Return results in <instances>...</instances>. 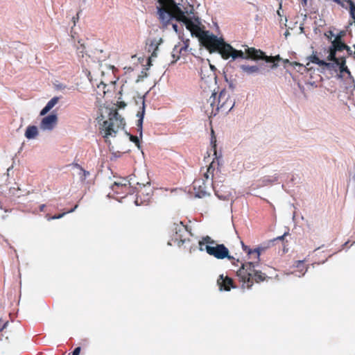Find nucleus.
I'll return each instance as SVG.
<instances>
[{
    "label": "nucleus",
    "instance_id": "obj_1",
    "mask_svg": "<svg viewBox=\"0 0 355 355\" xmlns=\"http://www.w3.org/2000/svg\"><path fill=\"white\" fill-rule=\"evenodd\" d=\"M242 248L248 256V261L242 263L241 267L237 270L236 275L243 288H250L254 282L259 283L266 278L265 273L256 270V266L260 261L261 248H257L253 250L241 242Z\"/></svg>",
    "mask_w": 355,
    "mask_h": 355
},
{
    "label": "nucleus",
    "instance_id": "obj_2",
    "mask_svg": "<svg viewBox=\"0 0 355 355\" xmlns=\"http://www.w3.org/2000/svg\"><path fill=\"white\" fill-rule=\"evenodd\" d=\"M125 125L124 119L118 113L116 110L109 113L108 119L101 124L99 132L105 141H109L110 137H115L117 132L123 130Z\"/></svg>",
    "mask_w": 355,
    "mask_h": 355
},
{
    "label": "nucleus",
    "instance_id": "obj_3",
    "mask_svg": "<svg viewBox=\"0 0 355 355\" xmlns=\"http://www.w3.org/2000/svg\"><path fill=\"white\" fill-rule=\"evenodd\" d=\"M193 8L191 7L190 10H182L179 6L173 12L171 20L175 19L178 21L184 23L186 28L191 32L192 35L199 38L204 31L200 27V21L198 17H194V21L191 18V15L193 14Z\"/></svg>",
    "mask_w": 355,
    "mask_h": 355
},
{
    "label": "nucleus",
    "instance_id": "obj_4",
    "mask_svg": "<svg viewBox=\"0 0 355 355\" xmlns=\"http://www.w3.org/2000/svg\"><path fill=\"white\" fill-rule=\"evenodd\" d=\"M207 102L212 107L211 113H214V114L220 111L223 113H227L234 106V101L225 89H223L220 92L217 101L216 93H212L211 96H210Z\"/></svg>",
    "mask_w": 355,
    "mask_h": 355
},
{
    "label": "nucleus",
    "instance_id": "obj_5",
    "mask_svg": "<svg viewBox=\"0 0 355 355\" xmlns=\"http://www.w3.org/2000/svg\"><path fill=\"white\" fill-rule=\"evenodd\" d=\"M172 241L178 246L184 245L189 241V236L191 233L189 231L188 227L184 225L182 222H175L171 226Z\"/></svg>",
    "mask_w": 355,
    "mask_h": 355
},
{
    "label": "nucleus",
    "instance_id": "obj_6",
    "mask_svg": "<svg viewBox=\"0 0 355 355\" xmlns=\"http://www.w3.org/2000/svg\"><path fill=\"white\" fill-rule=\"evenodd\" d=\"M160 7L158 8L159 19L166 26L171 21L173 12L178 7L174 0H158Z\"/></svg>",
    "mask_w": 355,
    "mask_h": 355
},
{
    "label": "nucleus",
    "instance_id": "obj_7",
    "mask_svg": "<svg viewBox=\"0 0 355 355\" xmlns=\"http://www.w3.org/2000/svg\"><path fill=\"white\" fill-rule=\"evenodd\" d=\"M137 187L135 204L137 205H146L153 196V188L150 182L146 184L137 183Z\"/></svg>",
    "mask_w": 355,
    "mask_h": 355
},
{
    "label": "nucleus",
    "instance_id": "obj_8",
    "mask_svg": "<svg viewBox=\"0 0 355 355\" xmlns=\"http://www.w3.org/2000/svg\"><path fill=\"white\" fill-rule=\"evenodd\" d=\"M245 59H252L254 60H263L266 62L273 63L272 67H276L277 64L275 62L280 60L279 55L268 56L260 49H257L253 47H248L245 49Z\"/></svg>",
    "mask_w": 355,
    "mask_h": 355
},
{
    "label": "nucleus",
    "instance_id": "obj_9",
    "mask_svg": "<svg viewBox=\"0 0 355 355\" xmlns=\"http://www.w3.org/2000/svg\"><path fill=\"white\" fill-rule=\"evenodd\" d=\"M202 44L209 51V52H216V49L221 45L223 40L222 38H218L217 36L210 34L209 31H204L199 37Z\"/></svg>",
    "mask_w": 355,
    "mask_h": 355
},
{
    "label": "nucleus",
    "instance_id": "obj_10",
    "mask_svg": "<svg viewBox=\"0 0 355 355\" xmlns=\"http://www.w3.org/2000/svg\"><path fill=\"white\" fill-rule=\"evenodd\" d=\"M205 250L207 254L218 259L227 258L231 260L233 259L232 257L229 255V250L223 244L206 245Z\"/></svg>",
    "mask_w": 355,
    "mask_h": 355
},
{
    "label": "nucleus",
    "instance_id": "obj_11",
    "mask_svg": "<svg viewBox=\"0 0 355 355\" xmlns=\"http://www.w3.org/2000/svg\"><path fill=\"white\" fill-rule=\"evenodd\" d=\"M58 123L56 114H50L44 116L40 123V128L43 130H52Z\"/></svg>",
    "mask_w": 355,
    "mask_h": 355
},
{
    "label": "nucleus",
    "instance_id": "obj_12",
    "mask_svg": "<svg viewBox=\"0 0 355 355\" xmlns=\"http://www.w3.org/2000/svg\"><path fill=\"white\" fill-rule=\"evenodd\" d=\"M217 284L220 290L230 291L231 288H236L233 279L228 276L220 275L217 280Z\"/></svg>",
    "mask_w": 355,
    "mask_h": 355
},
{
    "label": "nucleus",
    "instance_id": "obj_13",
    "mask_svg": "<svg viewBox=\"0 0 355 355\" xmlns=\"http://www.w3.org/2000/svg\"><path fill=\"white\" fill-rule=\"evenodd\" d=\"M232 50L233 47L223 40L221 45H219V47L216 49V52L219 53L223 59L227 60L231 58Z\"/></svg>",
    "mask_w": 355,
    "mask_h": 355
},
{
    "label": "nucleus",
    "instance_id": "obj_14",
    "mask_svg": "<svg viewBox=\"0 0 355 355\" xmlns=\"http://www.w3.org/2000/svg\"><path fill=\"white\" fill-rule=\"evenodd\" d=\"M188 48H189V40L184 42L183 44H180L178 45H175L173 50V52H172V56L173 58H175V53H178V54L180 55V57L182 55H184L188 51Z\"/></svg>",
    "mask_w": 355,
    "mask_h": 355
},
{
    "label": "nucleus",
    "instance_id": "obj_15",
    "mask_svg": "<svg viewBox=\"0 0 355 355\" xmlns=\"http://www.w3.org/2000/svg\"><path fill=\"white\" fill-rule=\"evenodd\" d=\"M59 98L55 96L52 98L46 105V106L41 110L40 115H46L58 103Z\"/></svg>",
    "mask_w": 355,
    "mask_h": 355
},
{
    "label": "nucleus",
    "instance_id": "obj_16",
    "mask_svg": "<svg viewBox=\"0 0 355 355\" xmlns=\"http://www.w3.org/2000/svg\"><path fill=\"white\" fill-rule=\"evenodd\" d=\"M197 187H198L200 189V191L197 193V196H198L199 198L204 196L207 193V187L205 184V182L202 180L201 181L200 180H195L193 182L194 189H196Z\"/></svg>",
    "mask_w": 355,
    "mask_h": 355
},
{
    "label": "nucleus",
    "instance_id": "obj_17",
    "mask_svg": "<svg viewBox=\"0 0 355 355\" xmlns=\"http://www.w3.org/2000/svg\"><path fill=\"white\" fill-rule=\"evenodd\" d=\"M144 113H145V104H144V101H143V106L141 108V111H139L137 114V116L139 117V119L137 123V132H139L140 137L142 136V125H143Z\"/></svg>",
    "mask_w": 355,
    "mask_h": 355
},
{
    "label": "nucleus",
    "instance_id": "obj_18",
    "mask_svg": "<svg viewBox=\"0 0 355 355\" xmlns=\"http://www.w3.org/2000/svg\"><path fill=\"white\" fill-rule=\"evenodd\" d=\"M116 186L113 184L112 185V189L116 193L119 195H123L122 197L126 196L128 194H131L132 192V189L130 186H126V188H123V187H119L116 189Z\"/></svg>",
    "mask_w": 355,
    "mask_h": 355
},
{
    "label": "nucleus",
    "instance_id": "obj_19",
    "mask_svg": "<svg viewBox=\"0 0 355 355\" xmlns=\"http://www.w3.org/2000/svg\"><path fill=\"white\" fill-rule=\"evenodd\" d=\"M214 171V162H212L207 167L206 171L204 173L202 181L207 182L209 180H210L211 183L213 184Z\"/></svg>",
    "mask_w": 355,
    "mask_h": 355
},
{
    "label": "nucleus",
    "instance_id": "obj_20",
    "mask_svg": "<svg viewBox=\"0 0 355 355\" xmlns=\"http://www.w3.org/2000/svg\"><path fill=\"white\" fill-rule=\"evenodd\" d=\"M38 135V130L35 125H28L25 132V137L28 139L35 138Z\"/></svg>",
    "mask_w": 355,
    "mask_h": 355
},
{
    "label": "nucleus",
    "instance_id": "obj_21",
    "mask_svg": "<svg viewBox=\"0 0 355 355\" xmlns=\"http://www.w3.org/2000/svg\"><path fill=\"white\" fill-rule=\"evenodd\" d=\"M216 243L214 240H213L211 237L209 236H207L205 237H203L201 241H199V249L200 251L205 250V245H214Z\"/></svg>",
    "mask_w": 355,
    "mask_h": 355
},
{
    "label": "nucleus",
    "instance_id": "obj_22",
    "mask_svg": "<svg viewBox=\"0 0 355 355\" xmlns=\"http://www.w3.org/2000/svg\"><path fill=\"white\" fill-rule=\"evenodd\" d=\"M331 46L338 51H343L347 48V44H345L342 40H340V37H336L334 40L331 42Z\"/></svg>",
    "mask_w": 355,
    "mask_h": 355
},
{
    "label": "nucleus",
    "instance_id": "obj_23",
    "mask_svg": "<svg viewBox=\"0 0 355 355\" xmlns=\"http://www.w3.org/2000/svg\"><path fill=\"white\" fill-rule=\"evenodd\" d=\"M304 260H302V261H296L295 263H294V267H295L296 268L298 269V271L300 272V275H298L299 277L300 276H303L306 272H307V270H308V268L306 266H305L304 265Z\"/></svg>",
    "mask_w": 355,
    "mask_h": 355
},
{
    "label": "nucleus",
    "instance_id": "obj_24",
    "mask_svg": "<svg viewBox=\"0 0 355 355\" xmlns=\"http://www.w3.org/2000/svg\"><path fill=\"white\" fill-rule=\"evenodd\" d=\"M309 59L310 62H311L312 63L316 64L320 67H330V63L327 62L324 60H320L319 58L315 54H313L311 56H309Z\"/></svg>",
    "mask_w": 355,
    "mask_h": 355
},
{
    "label": "nucleus",
    "instance_id": "obj_25",
    "mask_svg": "<svg viewBox=\"0 0 355 355\" xmlns=\"http://www.w3.org/2000/svg\"><path fill=\"white\" fill-rule=\"evenodd\" d=\"M241 69L248 74H252L259 72V68L257 66L241 65Z\"/></svg>",
    "mask_w": 355,
    "mask_h": 355
},
{
    "label": "nucleus",
    "instance_id": "obj_26",
    "mask_svg": "<svg viewBox=\"0 0 355 355\" xmlns=\"http://www.w3.org/2000/svg\"><path fill=\"white\" fill-rule=\"evenodd\" d=\"M338 51L331 46L329 49V55L327 56L328 61L337 62L338 58H336V52Z\"/></svg>",
    "mask_w": 355,
    "mask_h": 355
},
{
    "label": "nucleus",
    "instance_id": "obj_27",
    "mask_svg": "<svg viewBox=\"0 0 355 355\" xmlns=\"http://www.w3.org/2000/svg\"><path fill=\"white\" fill-rule=\"evenodd\" d=\"M245 55L242 51L236 50L233 48L232 50V54L231 58H232L234 60L237 58H241L243 59H245Z\"/></svg>",
    "mask_w": 355,
    "mask_h": 355
},
{
    "label": "nucleus",
    "instance_id": "obj_28",
    "mask_svg": "<svg viewBox=\"0 0 355 355\" xmlns=\"http://www.w3.org/2000/svg\"><path fill=\"white\" fill-rule=\"evenodd\" d=\"M346 2L349 5V13L351 17L355 20V4L352 0H346Z\"/></svg>",
    "mask_w": 355,
    "mask_h": 355
},
{
    "label": "nucleus",
    "instance_id": "obj_29",
    "mask_svg": "<svg viewBox=\"0 0 355 355\" xmlns=\"http://www.w3.org/2000/svg\"><path fill=\"white\" fill-rule=\"evenodd\" d=\"M114 185L116 186V189L119 188V187H123V188H126V186H130V183L129 180L126 179H121L119 181L114 182Z\"/></svg>",
    "mask_w": 355,
    "mask_h": 355
},
{
    "label": "nucleus",
    "instance_id": "obj_30",
    "mask_svg": "<svg viewBox=\"0 0 355 355\" xmlns=\"http://www.w3.org/2000/svg\"><path fill=\"white\" fill-rule=\"evenodd\" d=\"M78 207V205H75V207L69 210L68 211H66V212H63L62 214H60L58 215H54L53 216H52V219H58V218H60L62 217H63L67 213H71V212H73L76 208Z\"/></svg>",
    "mask_w": 355,
    "mask_h": 355
},
{
    "label": "nucleus",
    "instance_id": "obj_31",
    "mask_svg": "<svg viewBox=\"0 0 355 355\" xmlns=\"http://www.w3.org/2000/svg\"><path fill=\"white\" fill-rule=\"evenodd\" d=\"M89 175V171H85L83 168H81L79 175L82 180H85Z\"/></svg>",
    "mask_w": 355,
    "mask_h": 355
},
{
    "label": "nucleus",
    "instance_id": "obj_32",
    "mask_svg": "<svg viewBox=\"0 0 355 355\" xmlns=\"http://www.w3.org/2000/svg\"><path fill=\"white\" fill-rule=\"evenodd\" d=\"M339 67H340V72H347L348 73H350L349 70L348 69L347 67L346 66L345 60H343V64H340Z\"/></svg>",
    "mask_w": 355,
    "mask_h": 355
},
{
    "label": "nucleus",
    "instance_id": "obj_33",
    "mask_svg": "<svg viewBox=\"0 0 355 355\" xmlns=\"http://www.w3.org/2000/svg\"><path fill=\"white\" fill-rule=\"evenodd\" d=\"M129 136H130V140L131 141H132L133 143H135L138 148H139V139L138 137L134 136L132 135H129Z\"/></svg>",
    "mask_w": 355,
    "mask_h": 355
},
{
    "label": "nucleus",
    "instance_id": "obj_34",
    "mask_svg": "<svg viewBox=\"0 0 355 355\" xmlns=\"http://www.w3.org/2000/svg\"><path fill=\"white\" fill-rule=\"evenodd\" d=\"M211 133H212V137H211V143L213 144L214 148H215L216 147V139L215 136H214V132L213 130H211Z\"/></svg>",
    "mask_w": 355,
    "mask_h": 355
},
{
    "label": "nucleus",
    "instance_id": "obj_35",
    "mask_svg": "<svg viewBox=\"0 0 355 355\" xmlns=\"http://www.w3.org/2000/svg\"><path fill=\"white\" fill-rule=\"evenodd\" d=\"M343 60H345V58L344 57L338 58L337 62H334L337 65H340L343 64Z\"/></svg>",
    "mask_w": 355,
    "mask_h": 355
},
{
    "label": "nucleus",
    "instance_id": "obj_36",
    "mask_svg": "<svg viewBox=\"0 0 355 355\" xmlns=\"http://www.w3.org/2000/svg\"><path fill=\"white\" fill-rule=\"evenodd\" d=\"M80 352V347H78L75 348V349L73 352L72 355H79Z\"/></svg>",
    "mask_w": 355,
    "mask_h": 355
},
{
    "label": "nucleus",
    "instance_id": "obj_37",
    "mask_svg": "<svg viewBox=\"0 0 355 355\" xmlns=\"http://www.w3.org/2000/svg\"><path fill=\"white\" fill-rule=\"evenodd\" d=\"M345 35V32L342 31H340L336 37H340V40L343 39V37Z\"/></svg>",
    "mask_w": 355,
    "mask_h": 355
},
{
    "label": "nucleus",
    "instance_id": "obj_38",
    "mask_svg": "<svg viewBox=\"0 0 355 355\" xmlns=\"http://www.w3.org/2000/svg\"><path fill=\"white\" fill-rule=\"evenodd\" d=\"M344 50L347 51V52L349 55H352V51L351 48L349 46L347 45V48L345 49Z\"/></svg>",
    "mask_w": 355,
    "mask_h": 355
},
{
    "label": "nucleus",
    "instance_id": "obj_39",
    "mask_svg": "<svg viewBox=\"0 0 355 355\" xmlns=\"http://www.w3.org/2000/svg\"><path fill=\"white\" fill-rule=\"evenodd\" d=\"M335 3H338V5H340L342 7H345V5L343 2H342L340 0H332Z\"/></svg>",
    "mask_w": 355,
    "mask_h": 355
},
{
    "label": "nucleus",
    "instance_id": "obj_40",
    "mask_svg": "<svg viewBox=\"0 0 355 355\" xmlns=\"http://www.w3.org/2000/svg\"><path fill=\"white\" fill-rule=\"evenodd\" d=\"M308 0H301V4L303 7L306 6Z\"/></svg>",
    "mask_w": 355,
    "mask_h": 355
},
{
    "label": "nucleus",
    "instance_id": "obj_41",
    "mask_svg": "<svg viewBox=\"0 0 355 355\" xmlns=\"http://www.w3.org/2000/svg\"><path fill=\"white\" fill-rule=\"evenodd\" d=\"M125 105H126V104L124 102H120L119 103V107H120V108H123V107H125Z\"/></svg>",
    "mask_w": 355,
    "mask_h": 355
},
{
    "label": "nucleus",
    "instance_id": "obj_42",
    "mask_svg": "<svg viewBox=\"0 0 355 355\" xmlns=\"http://www.w3.org/2000/svg\"><path fill=\"white\" fill-rule=\"evenodd\" d=\"M73 166H74V167L80 169V171L81 170V168H83V167L78 164H73Z\"/></svg>",
    "mask_w": 355,
    "mask_h": 355
},
{
    "label": "nucleus",
    "instance_id": "obj_43",
    "mask_svg": "<svg viewBox=\"0 0 355 355\" xmlns=\"http://www.w3.org/2000/svg\"><path fill=\"white\" fill-rule=\"evenodd\" d=\"M173 28L174 29V31L178 33V25L177 24H173Z\"/></svg>",
    "mask_w": 355,
    "mask_h": 355
},
{
    "label": "nucleus",
    "instance_id": "obj_44",
    "mask_svg": "<svg viewBox=\"0 0 355 355\" xmlns=\"http://www.w3.org/2000/svg\"><path fill=\"white\" fill-rule=\"evenodd\" d=\"M180 58V55H179L178 53H175V57L174 58H175V61L179 60Z\"/></svg>",
    "mask_w": 355,
    "mask_h": 355
},
{
    "label": "nucleus",
    "instance_id": "obj_45",
    "mask_svg": "<svg viewBox=\"0 0 355 355\" xmlns=\"http://www.w3.org/2000/svg\"><path fill=\"white\" fill-rule=\"evenodd\" d=\"M7 324H8V322H5V323L3 324V325L2 326V327H1V328H0V331H1L3 329H5V328H6V327Z\"/></svg>",
    "mask_w": 355,
    "mask_h": 355
},
{
    "label": "nucleus",
    "instance_id": "obj_46",
    "mask_svg": "<svg viewBox=\"0 0 355 355\" xmlns=\"http://www.w3.org/2000/svg\"><path fill=\"white\" fill-rule=\"evenodd\" d=\"M286 234H284V235L281 236H278L277 238V239H279V240H283L284 236H286Z\"/></svg>",
    "mask_w": 355,
    "mask_h": 355
},
{
    "label": "nucleus",
    "instance_id": "obj_47",
    "mask_svg": "<svg viewBox=\"0 0 355 355\" xmlns=\"http://www.w3.org/2000/svg\"><path fill=\"white\" fill-rule=\"evenodd\" d=\"M44 206H45L44 205H42L41 206V207H40V210H41V211H43Z\"/></svg>",
    "mask_w": 355,
    "mask_h": 355
},
{
    "label": "nucleus",
    "instance_id": "obj_48",
    "mask_svg": "<svg viewBox=\"0 0 355 355\" xmlns=\"http://www.w3.org/2000/svg\"><path fill=\"white\" fill-rule=\"evenodd\" d=\"M329 33H330L331 35H333L332 31H329Z\"/></svg>",
    "mask_w": 355,
    "mask_h": 355
},
{
    "label": "nucleus",
    "instance_id": "obj_49",
    "mask_svg": "<svg viewBox=\"0 0 355 355\" xmlns=\"http://www.w3.org/2000/svg\"><path fill=\"white\" fill-rule=\"evenodd\" d=\"M1 322V320H0V322Z\"/></svg>",
    "mask_w": 355,
    "mask_h": 355
}]
</instances>
